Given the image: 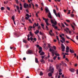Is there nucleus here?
Instances as JSON below:
<instances>
[{
  "label": "nucleus",
  "instance_id": "nucleus-1",
  "mask_svg": "<svg viewBox=\"0 0 78 78\" xmlns=\"http://www.w3.org/2000/svg\"><path fill=\"white\" fill-rule=\"evenodd\" d=\"M54 21L53 20H51V23L54 24H52V26L55 28V29H56L57 30L58 29V27L57 26H55L57 24V22L55 20H54Z\"/></svg>",
  "mask_w": 78,
  "mask_h": 78
},
{
  "label": "nucleus",
  "instance_id": "nucleus-2",
  "mask_svg": "<svg viewBox=\"0 0 78 78\" xmlns=\"http://www.w3.org/2000/svg\"><path fill=\"white\" fill-rule=\"evenodd\" d=\"M38 25H39V24L38 23H37V24H36V23H35L33 25V28H35V26H36V27H37V26L38 29V30L40 29H41L40 26H38Z\"/></svg>",
  "mask_w": 78,
  "mask_h": 78
},
{
  "label": "nucleus",
  "instance_id": "nucleus-3",
  "mask_svg": "<svg viewBox=\"0 0 78 78\" xmlns=\"http://www.w3.org/2000/svg\"><path fill=\"white\" fill-rule=\"evenodd\" d=\"M49 51L50 52H52V57H54V56L55 55V52H54V50L53 49L52 50L51 48H50V49H49Z\"/></svg>",
  "mask_w": 78,
  "mask_h": 78
},
{
  "label": "nucleus",
  "instance_id": "nucleus-4",
  "mask_svg": "<svg viewBox=\"0 0 78 78\" xmlns=\"http://www.w3.org/2000/svg\"><path fill=\"white\" fill-rule=\"evenodd\" d=\"M54 71V68H52V66H50L49 71H50L52 73H53Z\"/></svg>",
  "mask_w": 78,
  "mask_h": 78
},
{
  "label": "nucleus",
  "instance_id": "nucleus-5",
  "mask_svg": "<svg viewBox=\"0 0 78 78\" xmlns=\"http://www.w3.org/2000/svg\"><path fill=\"white\" fill-rule=\"evenodd\" d=\"M27 54H33V51L31 50H28V51L27 52Z\"/></svg>",
  "mask_w": 78,
  "mask_h": 78
},
{
  "label": "nucleus",
  "instance_id": "nucleus-6",
  "mask_svg": "<svg viewBox=\"0 0 78 78\" xmlns=\"http://www.w3.org/2000/svg\"><path fill=\"white\" fill-rule=\"evenodd\" d=\"M61 39L62 40H60V42L62 43H63L64 42H65V38L63 37H62Z\"/></svg>",
  "mask_w": 78,
  "mask_h": 78
},
{
  "label": "nucleus",
  "instance_id": "nucleus-7",
  "mask_svg": "<svg viewBox=\"0 0 78 78\" xmlns=\"http://www.w3.org/2000/svg\"><path fill=\"white\" fill-rule=\"evenodd\" d=\"M24 7L25 8H26L28 7V4H27L26 3H24Z\"/></svg>",
  "mask_w": 78,
  "mask_h": 78
},
{
  "label": "nucleus",
  "instance_id": "nucleus-8",
  "mask_svg": "<svg viewBox=\"0 0 78 78\" xmlns=\"http://www.w3.org/2000/svg\"><path fill=\"white\" fill-rule=\"evenodd\" d=\"M56 67H57V69H58L61 68V66L57 65H56Z\"/></svg>",
  "mask_w": 78,
  "mask_h": 78
},
{
  "label": "nucleus",
  "instance_id": "nucleus-9",
  "mask_svg": "<svg viewBox=\"0 0 78 78\" xmlns=\"http://www.w3.org/2000/svg\"><path fill=\"white\" fill-rule=\"evenodd\" d=\"M16 9H17V11H18V12H19V13L20 14V9H19V7L18 6H16Z\"/></svg>",
  "mask_w": 78,
  "mask_h": 78
},
{
  "label": "nucleus",
  "instance_id": "nucleus-10",
  "mask_svg": "<svg viewBox=\"0 0 78 78\" xmlns=\"http://www.w3.org/2000/svg\"><path fill=\"white\" fill-rule=\"evenodd\" d=\"M48 17L51 19H52V16H51V14L50 12H49V15H48Z\"/></svg>",
  "mask_w": 78,
  "mask_h": 78
},
{
  "label": "nucleus",
  "instance_id": "nucleus-11",
  "mask_svg": "<svg viewBox=\"0 0 78 78\" xmlns=\"http://www.w3.org/2000/svg\"><path fill=\"white\" fill-rule=\"evenodd\" d=\"M69 70L72 73H74L75 71V70L71 68V69H69Z\"/></svg>",
  "mask_w": 78,
  "mask_h": 78
},
{
  "label": "nucleus",
  "instance_id": "nucleus-12",
  "mask_svg": "<svg viewBox=\"0 0 78 78\" xmlns=\"http://www.w3.org/2000/svg\"><path fill=\"white\" fill-rule=\"evenodd\" d=\"M61 63H62L63 66H67V65L66 63H64L63 61H62Z\"/></svg>",
  "mask_w": 78,
  "mask_h": 78
},
{
  "label": "nucleus",
  "instance_id": "nucleus-13",
  "mask_svg": "<svg viewBox=\"0 0 78 78\" xmlns=\"http://www.w3.org/2000/svg\"><path fill=\"white\" fill-rule=\"evenodd\" d=\"M53 12H54V13L55 14V15L56 16V17H58L56 13V11L55 9H54Z\"/></svg>",
  "mask_w": 78,
  "mask_h": 78
},
{
  "label": "nucleus",
  "instance_id": "nucleus-14",
  "mask_svg": "<svg viewBox=\"0 0 78 78\" xmlns=\"http://www.w3.org/2000/svg\"><path fill=\"white\" fill-rule=\"evenodd\" d=\"M36 31L34 32V33L36 34H37L39 33V30H36Z\"/></svg>",
  "mask_w": 78,
  "mask_h": 78
},
{
  "label": "nucleus",
  "instance_id": "nucleus-15",
  "mask_svg": "<svg viewBox=\"0 0 78 78\" xmlns=\"http://www.w3.org/2000/svg\"><path fill=\"white\" fill-rule=\"evenodd\" d=\"M48 76H49V77H51L52 76V73L51 72L49 73H48Z\"/></svg>",
  "mask_w": 78,
  "mask_h": 78
},
{
  "label": "nucleus",
  "instance_id": "nucleus-16",
  "mask_svg": "<svg viewBox=\"0 0 78 78\" xmlns=\"http://www.w3.org/2000/svg\"><path fill=\"white\" fill-rule=\"evenodd\" d=\"M45 11H46V12H50L49 10H48V8H46Z\"/></svg>",
  "mask_w": 78,
  "mask_h": 78
},
{
  "label": "nucleus",
  "instance_id": "nucleus-17",
  "mask_svg": "<svg viewBox=\"0 0 78 78\" xmlns=\"http://www.w3.org/2000/svg\"><path fill=\"white\" fill-rule=\"evenodd\" d=\"M61 48L62 49H65V47L62 44H61Z\"/></svg>",
  "mask_w": 78,
  "mask_h": 78
},
{
  "label": "nucleus",
  "instance_id": "nucleus-18",
  "mask_svg": "<svg viewBox=\"0 0 78 78\" xmlns=\"http://www.w3.org/2000/svg\"><path fill=\"white\" fill-rule=\"evenodd\" d=\"M22 21L23 22H25V19L23 17L22 18Z\"/></svg>",
  "mask_w": 78,
  "mask_h": 78
},
{
  "label": "nucleus",
  "instance_id": "nucleus-19",
  "mask_svg": "<svg viewBox=\"0 0 78 78\" xmlns=\"http://www.w3.org/2000/svg\"><path fill=\"white\" fill-rule=\"evenodd\" d=\"M66 30H67V31H68L69 32V34H71V31H70V30H69V29H68V28H67Z\"/></svg>",
  "mask_w": 78,
  "mask_h": 78
},
{
  "label": "nucleus",
  "instance_id": "nucleus-20",
  "mask_svg": "<svg viewBox=\"0 0 78 78\" xmlns=\"http://www.w3.org/2000/svg\"><path fill=\"white\" fill-rule=\"evenodd\" d=\"M40 61L42 62V64H44V60L43 59H42V58L41 59V60Z\"/></svg>",
  "mask_w": 78,
  "mask_h": 78
},
{
  "label": "nucleus",
  "instance_id": "nucleus-21",
  "mask_svg": "<svg viewBox=\"0 0 78 78\" xmlns=\"http://www.w3.org/2000/svg\"><path fill=\"white\" fill-rule=\"evenodd\" d=\"M69 51L71 53H74V51H73V50H72L71 49H70L69 50Z\"/></svg>",
  "mask_w": 78,
  "mask_h": 78
},
{
  "label": "nucleus",
  "instance_id": "nucleus-22",
  "mask_svg": "<svg viewBox=\"0 0 78 78\" xmlns=\"http://www.w3.org/2000/svg\"><path fill=\"white\" fill-rule=\"evenodd\" d=\"M15 16H12V19L13 21H15Z\"/></svg>",
  "mask_w": 78,
  "mask_h": 78
},
{
  "label": "nucleus",
  "instance_id": "nucleus-23",
  "mask_svg": "<svg viewBox=\"0 0 78 78\" xmlns=\"http://www.w3.org/2000/svg\"><path fill=\"white\" fill-rule=\"evenodd\" d=\"M30 34H28L27 36V37H28L27 38V40L28 41H30Z\"/></svg>",
  "mask_w": 78,
  "mask_h": 78
},
{
  "label": "nucleus",
  "instance_id": "nucleus-24",
  "mask_svg": "<svg viewBox=\"0 0 78 78\" xmlns=\"http://www.w3.org/2000/svg\"><path fill=\"white\" fill-rule=\"evenodd\" d=\"M29 33H30V36L31 37H33V34H32L31 32H30Z\"/></svg>",
  "mask_w": 78,
  "mask_h": 78
},
{
  "label": "nucleus",
  "instance_id": "nucleus-25",
  "mask_svg": "<svg viewBox=\"0 0 78 78\" xmlns=\"http://www.w3.org/2000/svg\"><path fill=\"white\" fill-rule=\"evenodd\" d=\"M71 26L72 27V28L73 29V30H75V29L74 28V26H73V25L72 24H71Z\"/></svg>",
  "mask_w": 78,
  "mask_h": 78
},
{
  "label": "nucleus",
  "instance_id": "nucleus-26",
  "mask_svg": "<svg viewBox=\"0 0 78 78\" xmlns=\"http://www.w3.org/2000/svg\"><path fill=\"white\" fill-rule=\"evenodd\" d=\"M33 28V27L32 26H30L29 27L28 30L29 31L31 30V29L32 28Z\"/></svg>",
  "mask_w": 78,
  "mask_h": 78
},
{
  "label": "nucleus",
  "instance_id": "nucleus-27",
  "mask_svg": "<svg viewBox=\"0 0 78 78\" xmlns=\"http://www.w3.org/2000/svg\"><path fill=\"white\" fill-rule=\"evenodd\" d=\"M35 60L36 62V63H38V60L37 58H35Z\"/></svg>",
  "mask_w": 78,
  "mask_h": 78
},
{
  "label": "nucleus",
  "instance_id": "nucleus-28",
  "mask_svg": "<svg viewBox=\"0 0 78 78\" xmlns=\"http://www.w3.org/2000/svg\"><path fill=\"white\" fill-rule=\"evenodd\" d=\"M44 54V52H42L41 53H40V55H43Z\"/></svg>",
  "mask_w": 78,
  "mask_h": 78
},
{
  "label": "nucleus",
  "instance_id": "nucleus-29",
  "mask_svg": "<svg viewBox=\"0 0 78 78\" xmlns=\"http://www.w3.org/2000/svg\"><path fill=\"white\" fill-rule=\"evenodd\" d=\"M70 15H71V17H72V18H73L74 17V14H70Z\"/></svg>",
  "mask_w": 78,
  "mask_h": 78
},
{
  "label": "nucleus",
  "instance_id": "nucleus-30",
  "mask_svg": "<svg viewBox=\"0 0 78 78\" xmlns=\"http://www.w3.org/2000/svg\"><path fill=\"white\" fill-rule=\"evenodd\" d=\"M49 34L51 35V36H52L54 35V34H53V33L51 34V33H50V32H49Z\"/></svg>",
  "mask_w": 78,
  "mask_h": 78
},
{
  "label": "nucleus",
  "instance_id": "nucleus-31",
  "mask_svg": "<svg viewBox=\"0 0 78 78\" xmlns=\"http://www.w3.org/2000/svg\"><path fill=\"white\" fill-rule=\"evenodd\" d=\"M58 69V72H59V73H61L62 72V70L61 69Z\"/></svg>",
  "mask_w": 78,
  "mask_h": 78
},
{
  "label": "nucleus",
  "instance_id": "nucleus-32",
  "mask_svg": "<svg viewBox=\"0 0 78 78\" xmlns=\"http://www.w3.org/2000/svg\"><path fill=\"white\" fill-rule=\"evenodd\" d=\"M48 19H45V20H44L45 21V22L46 23H48Z\"/></svg>",
  "mask_w": 78,
  "mask_h": 78
},
{
  "label": "nucleus",
  "instance_id": "nucleus-33",
  "mask_svg": "<svg viewBox=\"0 0 78 78\" xmlns=\"http://www.w3.org/2000/svg\"><path fill=\"white\" fill-rule=\"evenodd\" d=\"M17 4H19V2L18 0H15Z\"/></svg>",
  "mask_w": 78,
  "mask_h": 78
},
{
  "label": "nucleus",
  "instance_id": "nucleus-34",
  "mask_svg": "<svg viewBox=\"0 0 78 78\" xmlns=\"http://www.w3.org/2000/svg\"><path fill=\"white\" fill-rule=\"evenodd\" d=\"M7 9L9 11L10 10V8L9 7H7Z\"/></svg>",
  "mask_w": 78,
  "mask_h": 78
},
{
  "label": "nucleus",
  "instance_id": "nucleus-35",
  "mask_svg": "<svg viewBox=\"0 0 78 78\" xmlns=\"http://www.w3.org/2000/svg\"><path fill=\"white\" fill-rule=\"evenodd\" d=\"M57 56H55L53 58V59L54 60H55L56 58H57Z\"/></svg>",
  "mask_w": 78,
  "mask_h": 78
},
{
  "label": "nucleus",
  "instance_id": "nucleus-36",
  "mask_svg": "<svg viewBox=\"0 0 78 78\" xmlns=\"http://www.w3.org/2000/svg\"><path fill=\"white\" fill-rule=\"evenodd\" d=\"M23 42L24 43H27V41L25 40H23Z\"/></svg>",
  "mask_w": 78,
  "mask_h": 78
},
{
  "label": "nucleus",
  "instance_id": "nucleus-37",
  "mask_svg": "<svg viewBox=\"0 0 78 78\" xmlns=\"http://www.w3.org/2000/svg\"><path fill=\"white\" fill-rule=\"evenodd\" d=\"M4 9H4V7H1V10H3Z\"/></svg>",
  "mask_w": 78,
  "mask_h": 78
},
{
  "label": "nucleus",
  "instance_id": "nucleus-38",
  "mask_svg": "<svg viewBox=\"0 0 78 78\" xmlns=\"http://www.w3.org/2000/svg\"><path fill=\"white\" fill-rule=\"evenodd\" d=\"M61 25H62V27H65V25L63 23H61Z\"/></svg>",
  "mask_w": 78,
  "mask_h": 78
},
{
  "label": "nucleus",
  "instance_id": "nucleus-39",
  "mask_svg": "<svg viewBox=\"0 0 78 78\" xmlns=\"http://www.w3.org/2000/svg\"><path fill=\"white\" fill-rule=\"evenodd\" d=\"M40 34L41 35H43L44 34V33H42L41 32H40Z\"/></svg>",
  "mask_w": 78,
  "mask_h": 78
},
{
  "label": "nucleus",
  "instance_id": "nucleus-40",
  "mask_svg": "<svg viewBox=\"0 0 78 78\" xmlns=\"http://www.w3.org/2000/svg\"><path fill=\"white\" fill-rule=\"evenodd\" d=\"M57 15L58 16V17L60 18V14L59 13H57Z\"/></svg>",
  "mask_w": 78,
  "mask_h": 78
},
{
  "label": "nucleus",
  "instance_id": "nucleus-41",
  "mask_svg": "<svg viewBox=\"0 0 78 78\" xmlns=\"http://www.w3.org/2000/svg\"><path fill=\"white\" fill-rule=\"evenodd\" d=\"M55 55H56L57 56H59L60 55L58 53H57V54L55 53Z\"/></svg>",
  "mask_w": 78,
  "mask_h": 78
},
{
  "label": "nucleus",
  "instance_id": "nucleus-42",
  "mask_svg": "<svg viewBox=\"0 0 78 78\" xmlns=\"http://www.w3.org/2000/svg\"><path fill=\"white\" fill-rule=\"evenodd\" d=\"M69 48L68 46H67L66 48V50H69Z\"/></svg>",
  "mask_w": 78,
  "mask_h": 78
},
{
  "label": "nucleus",
  "instance_id": "nucleus-43",
  "mask_svg": "<svg viewBox=\"0 0 78 78\" xmlns=\"http://www.w3.org/2000/svg\"><path fill=\"white\" fill-rule=\"evenodd\" d=\"M43 73H42V72H41L40 73V76H42L43 75Z\"/></svg>",
  "mask_w": 78,
  "mask_h": 78
},
{
  "label": "nucleus",
  "instance_id": "nucleus-44",
  "mask_svg": "<svg viewBox=\"0 0 78 78\" xmlns=\"http://www.w3.org/2000/svg\"><path fill=\"white\" fill-rule=\"evenodd\" d=\"M56 38H57V39L58 40V41H59V38H58V36H56Z\"/></svg>",
  "mask_w": 78,
  "mask_h": 78
},
{
  "label": "nucleus",
  "instance_id": "nucleus-45",
  "mask_svg": "<svg viewBox=\"0 0 78 78\" xmlns=\"http://www.w3.org/2000/svg\"><path fill=\"white\" fill-rule=\"evenodd\" d=\"M66 52H68L69 51V50L66 49Z\"/></svg>",
  "mask_w": 78,
  "mask_h": 78
},
{
  "label": "nucleus",
  "instance_id": "nucleus-46",
  "mask_svg": "<svg viewBox=\"0 0 78 78\" xmlns=\"http://www.w3.org/2000/svg\"><path fill=\"white\" fill-rule=\"evenodd\" d=\"M70 39L72 41H73V42L76 43L75 42L73 41V40L71 38Z\"/></svg>",
  "mask_w": 78,
  "mask_h": 78
},
{
  "label": "nucleus",
  "instance_id": "nucleus-47",
  "mask_svg": "<svg viewBox=\"0 0 78 78\" xmlns=\"http://www.w3.org/2000/svg\"><path fill=\"white\" fill-rule=\"evenodd\" d=\"M53 48H54V49L55 50L56 49V47L55 46H53Z\"/></svg>",
  "mask_w": 78,
  "mask_h": 78
},
{
  "label": "nucleus",
  "instance_id": "nucleus-48",
  "mask_svg": "<svg viewBox=\"0 0 78 78\" xmlns=\"http://www.w3.org/2000/svg\"><path fill=\"white\" fill-rule=\"evenodd\" d=\"M66 61H67L68 62H69V59L67 58H66Z\"/></svg>",
  "mask_w": 78,
  "mask_h": 78
},
{
  "label": "nucleus",
  "instance_id": "nucleus-49",
  "mask_svg": "<svg viewBox=\"0 0 78 78\" xmlns=\"http://www.w3.org/2000/svg\"><path fill=\"white\" fill-rule=\"evenodd\" d=\"M30 40L31 41H33V38L32 37H30Z\"/></svg>",
  "mask_w": 78,
  "mask_h": 78
},
{
  "label": "nucleus",
  "instance_id": "nucleus-50",
  "mask_svg": "<svg viewBox=\"0 0 78 78\" xmlns=\"http://www.w3.org/2000/svg\"><path fill=\"white\" fill-rule=\"evenodd\" d=\"M48 47L50 48L51 47L50 46L51 44H48Z\"/></svg>",
  "mask_w": 78,
  "mask_h": 78
},
{
  "label": "nucleus",
  "instance_id": "nucleus-51",
  "mask_svg": "<svg viewBox=\"0 0 78 78\" xmlns=\"http://www.w3.org/2000/svg\"><path fill=\"white\" fill-rule=\"evenodd\" d=\"M39 49L40 50H42V47H39Z\"/></svg>",
  "mask_w": 78,
  "mask_h": 78
},
{
  "label": "nucleus",
  "instance_id": "nucleus-52",
  "mask_svg": "<svg viewBox=\"0 0 78 78\" xmlns=\"http://www.w3.org/2000/svg\"><path fill=\"white\" fill-rule=\"evenodd\" d=\"M41 26L42 27H44V24H43V23H41Z\"/></svg>",
  "mask_w": 78,
  "mask_h": 78
},
{
  "label": "nucleus",
  "instance_id": "nucleus-53",
  "mask_svg": "<svg viewBox=\"0 0 78 78\" xmlns=\"http://www.w3.org/2000/svg\"><path fill=\"white\" fill-rule=\"evenodd\" d=\"M66 37L67 39H71V38H69V37H68L67 35H66Z\"/></svg>",
  "mask_w": 78,
  "mask_h": 78
},
{
  "label": "nucleus",
  "instance_id": "nucleus-54",
  "mask_svg": "<svg viewBox=\"0 0 78 78\" xmlns=\"http://www.w3.org/2000/svg\"><path fill=\"white\" fill-rule=\"evenodd\" d=\"M46 29H47V30H49V29H48V27L47 26H46Z\"/></svg>",
  "mask_w": 78,
  "mask_h": 78
},
{
  "label": "nucleus",
  "instance_id": "nucleus-55",
  "mask_svg": "<svg viewBox=\"0 0 78 78\" xmlns=\"http://www.w3.org/2000/svg\"><path fill=\"white\" fill-rule=\"evenodd\" d=\"M29 23H32V22L31 21V20H30V19H29Z\"/></svg>",
  "mask_w": 78,
  "mask_h": 78
},
{
  "label": "nucleus",
  "instance_id": "nucleus-56",
  "mask_svg": "<svg viewBox=\"0 0 78 78\" xmlns=\"http://www.w3.org/2000/svg\"><path fill=\"white\" fill-rule=\"evenodd\" d=\"M23 9V7L22 6L20 7V9L21 10H22Z\"/></svg>",
  "mask_w": 78,
  "mask_h": 78
},
{
  "label": "nucleus",
  "instance_id": "nucleus-57",
  "mask_svg": "<svg viewBox=\"0 0 78 78\" xmlns=\"http://www.w3.org/2000/svg\"><path fill=\"white\" fill-rule=\"evenodd\" d=\"M65 50V48H62V51H64Z\"/></svg>",
  "mask_w": 78,
  "mask_h": 78
},
{
  "label": "nucleus",
  "instance_id": "nucleus-58",
  "mask_svg": "<svg viewBox=\"0 0 78 78\" xmlns=\"http://www.w3.org/2000/svg\"><path fill=\"white\" fill-rule=\"evenodd\" d=\"M76 74H78V69H77L76 70Z\"/></svg>",
  "mask_w": 78,
  "mask_h": 78
},
{
  "label": "nucleus",
  "instance_id": "nucleus-59",
  "mask_svg": "<svg viewBox=\"0 0 78 78\" xmlns=\"http://www.w3.org/2000/svg\"><path fill=\"white\" fill-rule=\"evenodd\" d=\"M32 6H33V9H34V5L33 4H32Z\"/></svg>",
  "mask_w": 78,
  "mask_h": 78
},
{
  "label": "nucleus",
  "instance_id": "nucleus-60",
  "mask_svg": "<svg viewBox=\"0 0 78 78\" xmlns=\"http://www.w3.org/2000/svg\"><path fill=\"white\" fill-rule=\"evenodd\" d=\"M44 57H45V56H42L41 57L42 58V59H44Z\"/></svg>",
  "mask_w": 78,
  "mask_h": 78
},
{
  "label": "nucleus",
  "instance_id": "nucleus-61",
  "mask_svg": "<svg viewBox=\"0 0 78 78\" xmlns=\"http://www.w3.org/2000/svg\"><path fill=\"white\" fill-rule=\"evenodd\" d=\"M66 43L68 44V43H69V42L68 41H66Z\"/></svg>",
  "mask_w": 78,
  "mask_h": 78
},
{
  "label": "nucleus",
  "instance_id": "nucleus-62",
  "mask_svg": "<svg viewBox=\"0 0 78 78\" xmlns=\"http://www.w3.org/2000/svg\"><path fill=\"white\" fill-rule=\"evenodd\" d=\"M42 51V50H40V51H39V53H40Z\"/></svg>",
  "mask_w": 78,
  "mask_h": 78
},
{
  "label": "nucleus",
  "instance_id": "nucleus-63",
  "mask_svg": "<svg viewBox=\"0 0 78 78\" xmlns=\"http://www.w3.org/2000/svg\"><path fill=\"white\" fill-rule=\"evenodd\" d=\"M76 38L77 40H78V36H76Z\"/></svg>",
  "mask_w": 78,
  "mask_h": 78
},
{
  "label": "nucleus",
  "instance_id": "nucleus-64",
  "mask_svg": "<svg viewBox=\"0 0 78 78\" xmlns=\"http://www.w3.org/2000/svg\"><path fill=\"white\" fill-rule=\"evenodd\" d=\"M34 40L35 41H36V38H34Z\"/></svg>",
  "mask_w": 78,
  "mask_h": 78
}]
</instances>
